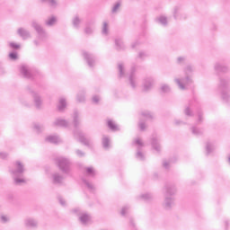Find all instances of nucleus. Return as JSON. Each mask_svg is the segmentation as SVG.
<instances>
[{"label": "nucleus", "instance_id": "obj_1", "mask_svg": "<svg viewBox=\"0 0 230 230\" xmlns=\"http://www.w3.org/2000/svg\"><path fill=\"white\" fill-rule=\"evenodd\" d=\"M11 173L14 179L15 184H22L26 182V180L22 178V173H24V164L17 161L14 164V169L11 170Z\"/></svg>", "mask_w": 230, "mask_h": 230}, {"label": "nucleus", "instance_id": "obj_2", "mask_svg": "<svg viewBox=\"0 0 230 230\" xmlns=\"http://www.w3.org/2000/svg\"><path fill=\"white\" fill-rule=\"evenodd\" d=\"M56 164L63 173H66V175L71 173V161H69V159L62 156L58 157L56 159Z\"/></svg>", "mask_w": 230, "mask_h": 230}, {"label": "nucleus", "instance_id": "obj_3", "mask_svg": "<svg viewBox=\"0 0 230 230\" xmlns=\"http://www.w3.org/2000/svg\"><path fill=\"white\" fill-rule=\"evenodd\" d=\"M165 199L164 202V207L165 209H171L172 206H173V199L170 198L172 195H175L177 189H175V186L169 185L165 187Z\"/></svg>", "mask_w": 230, "mask_h": 230}, {"label": "nucleus", "instance_id": "obj_4", "mask_svg": "<svg viewBox=\"0 0 230 230\" xmlns=\"http://www.w3.org/2000/svg\"><path fill=\"white\" fill-rule=\"evenodd\" d=\"M230 84V79L229 78H221L219 82V87L222 89L221 93V98L224 102H229L230 100V95L226 92L224 89H227Z\"/></svg>", "mask_w": 230, "mask_h": 230}, {"label": "nucleus", "instance_id": "obj_5", "mask_svg": "<svg viewBox=\"0 0 230 230\" xmlns=\"http://www.w3.org/2000/svg\"><path fill=\"white\" fill-rule=\"evenodd\" d=\"M31 26L34 28L35 31H37L39 38L41 40H44V39H48V33H46V31L42 28V26L37 22V21L31 22Z\"/></svg>", "mask_w": 230, "mask_h": 230}, {"label": "nucleus", "instance_id": "obj_6", "mask_svg": "<svg viewBox=\"0 0 230 230\" xmlns=\"http://www.w3.org/2000/svg\"><path fill=\"white\" fill-rule=\"evenodd\" d=\"M74 136H75V139L80 141V143L84 145V146H93V142H91V140L85 138V136L83 134L82 131H80V130L75 131Z\"/></svg>", "mask_w": 230, "mask_h": 230}, {"label": "nucleus", "instance_id": "obj_7", "mask_svg": "<svg viewBox=\"0 0 230 230\" xmlns=\"http://www.w3.org/2000/svg\"><path fill=\"white\" fill-rule=\"evenodd\" d=\"M134 144L137 146V155L136 157L137 159H139V161H144L145 160V155L141 152V148L145 146V144L140 138H136L134 141Z\"/></svg>", "mask_w": 230, "mask_h": 230}, {"label": "nucleus", "instance_id": "obj_8", "mask_svg": "<svg viewBox=\"0 0 230 230\" xmlns=\"http://www.w3.org/2000/svg\"><path fill=\"white\" fill-rule=\"evenodd\" d=\"M175 82L179 86V89H181V91H184V89H186L190 85V84H191V79L190 78V76L187 75L186 78H182V79L176 78Z\"/></svg>", "mask_w": 230, "mask_h": 230}, {"label": "nucleus", "instance_id": "obj_9", "mask_svg": "<svg viewBox=\"0 0 230 230\" xmlns=\"http://www.w3.org/2000/svg\"><path fill=\"white\" fill-rule=\"evenodd\" d=\"M17 34L22 39V40H27V39H31V33L30 31L21 27L17 30Z\"/></svg>", "mask_w": 230, "mask_h": 230}, {"label": "nucleus", "instance_id": "obj_10", "mask_svg": "<svg viewBox=\"0 0 230 230\" xmlns=\"http://www.w3.org/2000/svg\"><path fill=\"white\" fill-rule=\"evenodd\" d=\"M20 73L22 75L24 78H31V69H30V66L26 65H22L20 67Z\"/></svg>", "mask_w": 230, "mask_h": 230}, {"label": "nucleus", "instance_id": "obj_11", "mask_svg": "<svg viewBox=\"0 0 230 230\" xmlns=\"http://www.w3.org/2000/svg\"><path fill=\"white\" fill-rule=\"evenodd\" d=\"M214 69L217 73H228L229 66L222 64V63H216L214 66Z\"/></svg>", "mask_w": 230, "mask_h": 230}, {"label": "nucleus", "instance_id": "obj_12", "mask_svg": "<svg viewBox=\"0 0 230 230\" xmlns=\"http://www.w3.org/2000/svg\"><path fill=\"white\" fill-rule=\"evenodd\" d=\"M84 58L86 59V62L89 66V67L94 66V57L92 54H89L88 52H83Z\"/></svg>", "mask_w": 230, "mask_h": 230}, {"label": "nucleus", "instance_id": "obj_13", "mask_svg": "<svg viewBox=\"0 0 230 230\" xmlns=\"http://www.w3.org/2000/svg\"><path fill=\"white\" fill-rule=\"evenodd\" d=\"M153 86H154V79L151 77L146 78L143 84L144 91H150V89H152Z\"/></svg>", "mask_w": 230, "mask_h": 230}, {"label": "nucleus", "instance_id": "obj_14", "mask_svg": "<svg viewBox=\"0 0 230 230\" xmlns=\"http://www.w3.org/2000/svg\"><path fill=\"white\" fill-rule=\"evenodd\" d=\"M47 143H52L54 145H58V143H62V139L57 136H49L45 138Z\"/></svg>", "mask_w": 230, "mask_h": 230}, {"label": "nucleus", "instance_id": "obj_15", "mask_svg": "<svg viewBox=\"0 0 230 230\" xmlns=\"http://www.w3.org/2000/svg\"><path fill=\"white\" fill-rule=\"evenodd\" d=\"M172 13H173V18L176 21H182L186 19V16L179 12V7H174Z\"/></svg>", "mask_w": 230, "mask_h": 230}, {"label": "nucleus", "instance_id": "obj_16", "mask_svg": "<svg viewBox=\"0 0 230 230\" xmlns=\"http://www.w3.org/2000/svg\"><path fill=\"white\" fill-rule=\"evenodd\" d=\"M94 32V22H89L86 24L84 28V33L85 35H93Z\"/></svg>", "mask_w": 230, "mask_h": 230}, {"label": "nucleus", "instance_id": "obj_17", "mask_svg": "<svg viewBox=\"0 0 230 230\" xmlns=\"http://www.w3.org/2000/svg\"><path fill=\"white\" fill-rule=\"evenodd\" d=\"M32 96L34 98L35 107L40 109L42 107V99H40V96L35 93H33Z\"/></svg>", "mask_w": 230, "mask_h": 230}, {"label": "nucleus", "instance_id": "obj_18", "mask_svg": "<svg viewBox=\"0 0 230 230\" xmlns=\"http://www.w3.org/2000/svg\"><path fill=\"white\" fill-rule=\"evenodd\" d=\"M52 179L54 184H62V181H64V176H62V174L60 173L56 172L52 175Z\"/></svg>", "mask_w": 230, "mask_h": 230}, {"label": "nucleus", "instance_id": "obj_19", "mask_svg": "<svg viewBox=\"0 0 230 230\" xmlns=\"http://www.w3.org/2000/svg\"><path fill=\"white\" fill-rule=\"evenodd\" d=\"M24 224L26 227H37V226H39V223L37 222V220L33 218H27Z\"/></svg>", "mask_w": 230, "mask_h": 230}, {"label": "nucleus", "instance_id": "obj_20", "mask_svg": "<svg viewBox=\"0 0 230 230\" xmlns=\"http://www.w3.org/2000/svg\"><path fill=\"white\" fill-rule=\"evenodd\" d=\"M66 107H67V102H66V99L60 98L59 102L58 104V111L62 112L66 110Z\"/></svg>", "mask_w": 230, "mask_h": 230}, {"label": "nucleus", "instance_id": "obj_21", "mask_svg": "<svg viewBox=\"0 0 230 230\" xmlns=\"http://www.w3.org/2000/svg\"><path fill=\"white\" fill-rule=\"evenodd\" d=\"M108 127L110 130H112L113 132H117V130H119V128L118 125H116V122L112 119H108Z\"/></svg>", "mask_w": 230, "mask_h": 230}, {"label": "nucleus", "instance_id": "obj_22", "mask_svg": "<svg viewBox=\"0 0 230 230\" xmlns=\"http://www.w3.org/2000/svg\"><path fill=\"white\" fill-rule=\"evenodd\" d=\"M56 127H67L68 122L66 119H58L54 121Z\"/></svg>", "mask_w": 230, "mask_h": 230}, {"label": "nucleus", "instance_id": "obj_23", "mask_svg": "<svg viewBox=\"0 0 230 230\" xmlns=\"http://www.w3.org/2000/svg\"><path fill=\"white\" fill-rule=\"evenodd\" d=\"M79 220L83 225H85L87 224V222H89V220H91V216H89L86 213H84L80 216Z\"/></svg>", "mask_w": 230, "mask_h": 230}, {"label": "nucleus", "instance_id": "obj_24", "mask_svg": "<svg viewBox=\"0 0 230 230\" xmlns=\"http://www.w3.org/2000/svg\"><path fill=\"white\" fill-rule=\"evenodd\" d=\"M156 21L159 24H162V26H168V18L164 15L159 16Z\"/></svg>", "mask_w": 230, "mask_h": 230}, {"label": "nucleus", "instance_id": "obj_25", "mask_svg": "<svg viewBox=\"0 0 230 230\" xmlns=\"http://www.w3.org/2000/svg\"><path fill=\"white\" fill-rule=\"evenodd\" d=\"M129 84L133 89H136V75H134V68L131 70V74L129 75Z\"/></svg>", "mask_w": 230, "mask_h": 230}, {"label": "nucleus", "instance_id": "obj_26", "mask_svg": "<svg viewBox=\"0 0 230 230\" xmlns=\"http://www.w3.org/2000/svg\"><path fill=\"white\" fill-rule=\"evenodd\" d=\"M102 146H103V148H105V150H109L111 146V140L109 139V137H102Z\"/></svg>", "mask_w": 230, "mask_h": 230}, {"label": "nucleus", "instance_id": "obj_27", "mask_svg": "<svg viewBox=\"0 0 230 230\" xmlns=\"http://www.w3.org/2000/svg\"><path fill=\"white\" fill-rule=\"evenodd\" d=\"M40 2L46 3L49 6H51V8H57V0H40Z\"/></svg>", "mask_w": 230, "mask_h": 230}, {"label": "nucleus", "instance_id": "obj_28", "mask_svg": "<svg viewBox=\"0 0 230 230\" xmlns=\"http://www.w3.org/2000/svg\"><path fill=\"white\" fill-rule=\"evenodd\" d=\"M118 69H119V76L120 78H123V76H125V66H123V64L119 63L118 65Z\"/></svg>", "mask_w": 230, "mask_h": 230}, {"label": "nucleus", "instance_id": "obj_29", "mask_svg": "<svg viewBox=\"0 0 230 230\" xmlns=\"http://www.w3.org/2000/svg\"><path fill=\"white\" fill-rule=\"evenodd\" d=\"M80 22H82V20L78 16L74 17L72 20L74 28H80Z\"/></svg>", "mask_w": 230, "mask_h": 230}, {"label": "nucleus", "instance_id": "obj_30", "mask_svg": "<svg viewBox=\"0 0 230 230\" xmlns=\"http://www.w3.org/2000/svg\"><path fill=\"white\" fill-rule=\"evenodd\" d=\"M86 175H88V177H94V175H96V171L93 167H87Z\"/></svg>", "mask_w": 230, "mask_h": 230}, {"label": "nucleus", "instance_id": "obj_31", "mask_svg": "<svg viewBox=\"0 0 230 230\" xmlns=\"http://www.w3.org/2000/svg\"><path fill=\"white\" fill-rule=\"evenodd\" d=\"M141 117L143 118V119H152V118H154V115L149 111H143L141 113Z\"/></svg>", "mask_w": 230, "mask_h": 230}, {"label": "nucleus", "instance_id": "obj_32", "mask_svg": "<svg viewBox=\"0 0 230 230\" xmlns=\"http://www.w3.org/2000/svg\"><path fill=\"white\" fill-rule=\"evenodd\" d=\"M55 22H57V18L55 16H52L51 18L45 22V24L47 26H53Z\"/></svg>", "mask_w": 230, "mask_h": 230}, {"label": "nucleus", "instance_id": "obj_33", "mask_svg": "<svg viewBox=\"0 0 230 230\" xmlns=\"http://www.w3.org/2000/svg\"><path fill=\"white\" fill-rule=\"evenodd\" d=\"M102 33V35H109V24L107 22H103Z\"/></svg>", "mask_w": 230, "mask_h": 230}, {"label": "nucleus", "instance_id": "obj_34", "mask_svg": "<svg viewBox=\"0 0 230 230\" xmlns=\"http://www.w3.org/2000/svg\"><path fill=\"white\" fill-rule=\"evenodd\" d=\"M152 146L156 152H159L161 150V146L157 143V140L155 138H153L152 140Z\"/></svg>", "mask_w": 230, "mask_h": 230}, {"label": "nucleus", "instance_id": "obj_35", "mask_svg": "<svg viewBox=\"0 0 230 230\" xmlns=\"http://www.w3.org/2000/svg\"><path fill=\"white\" fill-rule=\"evenodd\" d=\"M207 154L209 155L212 153L213 150H215V146L211 143H208L206 146Z\"/></svg>", "mask_w": 230, "mask_h": 230}, {"label": "nucleus", "instance_id": "obj_36", "mask_svg": "<svg viewBox=\"0 0 230 230\" xmlns=\"http://www.w3.org/2000/svg\"><path fill=\"white\" fill-rule=\"evenodd\" d=\"M115 44L118 49H123L125 48V45L123 44V41L121 40H116Z\"/></svg>", "mask_w": 230, "mask_h": 230}, {"label": "nucleus", "instance_id": "obj_37", "mask_svg": "<svg viewBox=\"0 0 230 230\" xmlns=\"http://www.w3.org/2000/svg\"><path fill=\"white\" fill-rule=\"evenodd\" d=\"M185 75L187 76H190V75L192 73L193 71V66H191L190 65H188L186 67H185Z\"/></svg>", "mask_w": 230, "mask_h": 230}, {"label": "nucleus", "instance_id": "obj_38", "mask_svg": "<svg viewBox=\"0 0 230 230\" xmlns=\"http://www.w3.org/2000/svg\"><path fill=\"white\" fill-rule=\"evenodd\" d=\"M162 93H170V86L168 84H163L161 86Z\"/></svg>", "mask_w": 230, "mask_h": 230}, {"label": "nucleus", "instance_id": "obj_39", "mask_svg": "<svg viewBox=\"0 0 230 230\" xmlns=\"http://www.w3.org/2000/svg\"><path fill=\"white\" fill-rule=\"evenodd\" d=\"M192 134H194V136H200V134H202V130L193 127L192 128Z\"/></svg>", "mask_w": 230, "mask_h": 230}, {"label": "nucleus", "instance_id": "obj_40", "mask_svg": "<svg viewBox=\"0 0 230 230\" xmlns=\"http://www.w3.org/2000/svg\"><path fill=\"white\" fill-rule=\"evenodd\" d=\"M141 199H144V200H152V194L150 193L143 194L141 196Z\"/></svg>", "mask_w": 230, "mask_h": 230}, {"label": "nucleus", "instance_id": "obj_41", "mask_svg": "<svg viewBox=\"0 0 230 230\" xmlns=\"http://www.w3.org/2000/svg\"><path fill=\"white\" fill-rule=\"evenodd\" d=\"M120 6H121V4L117 3V4L113 6L111 12H112L113 13H116L119 10V7H120Z\"/></svg>", "mask_w": 230, "mask_h": 230}, {"label": "nucleus", "instance_id": "obj_42", "mask_svg": "<svg viewBox=\"0 0 230 230\" xmlns=\"http://www.w3.org/2000/svg\"><path fill=\"white\" fill-rule=\"evenodd\" d=\"M74 125L75 127H78V112L74 113Z\"/></svg>", "mask_w": 230, "mask_h": 230}, {"label": "nucleus", "instance_id": "obj_43", "mask_svg": "<svg viewBox=\"0 0 230 230\" xmlns=\"http://www.w3.org/2000/svg\"><path fill=\"white\" fill-rule=\"evenodd\" d=\"M138 127H139L140 130H146V124H145V122H143L141 120L138 123Z\"/></svg>", "mask_w": 230, "mask_h": 230}, {"label": "nucleus", "instance_id": "obj_44", "mask_svg": "<svg viewBox=\"0 0 230 230\" xmlns=\"http://www.w3.org/2000/svg\"><path fill=\"white\" fill-rule=\"evenodd\" d=\"M9 45L11 46V48H13V49H19L21 48V45L13 42H10Z\"/></svg>", "mask_w": 230, "mask_h": 230}, {"label": "nucleus", "instance_id": "obj_45", "mask_svg": "<svg viewBox=\"0 0 230 230\" xmlns=\"http://www.w3.org/2000/svg\"><path fill=\"white\" fill-rule=\"evenodd\" d=\"M9 58H10L11 60H17V53H15V52L10 53V54H9Z\"/></svg>", "mask_w": 230, "mask_h": 230}, {"label": "nucleus", "instance_id": "obj_46", "mask_svg": "<svg viewBox=\"0 0 230 230\" xmlns=\"http://www.w3.org/2000/svg\"><path fill=\"white\" fill-rule=\"evenodd\" d=\"M84 184H86L88 190H94V186H93V184H91L89 181H87V180H84Z\"/></svg>", "mask_w": 230, "mask_h": 230}, {"label": "nucleus", "instance_id": "obj_47", "mask_svg": "<svg viewBox=\"0 0 230 230\" xmlns=\"http://www.w3.org/2000/svg\"><path fill=\"white\" fill-rule=\"evenodd\" d=\"M34 129L36 130V132H41L42 126H40V124H35L34 125Z\"/></svg>", "mask_w": 230, "mask_h": 230}, {"label": "nucleus", "instance_id": "obj_48", "mask_svg": "<svg viewBox=\"0 0 230 230\" xmlns=\"http://www.w3.org/2000/svg\"><path fill=\"white\" fill-rule=\"evenodd\" d=\"M92 102L93 103H99L100 102V97L98 95H94L93 98H92Z\"/></svg>", "mask_w": 230, "mask_h": 230}, {"label": "nucleus", "instance_id": "obj_49", "mask_svg": "<svg viewBox=\"0 0 230 230\" xmlns=\"http://www.w3.org/2000/svg\"><path fill=\"white\" fill-rule=\"evenodd\" d=\"M76 155H78V157H84V155H85V153H84L83 151H81L80 149H77L75 151Z\"/></svg>", "mask_w": 230, "mask_h": 230}, {"label": "nucleus", "instance_id": "obj_50", "mask_svg": "<svg viewBox=\"0 0 230 230\" xmlns=\"http://www.w3.org/2000/svg\"><path fill=\"white\" fill-rule=\"evenodd\" d=\"M128 211V207L122 208L121 212H120L122 217H125V215H127Z\"/></svg>", "mask_w": 230, "mask_h": 230}, {"label": "nucleus", "instance_id": "obj_51", "mask_svg": "<svg viewBox=\"0 0 230 230\" xmlns=\"http://www.w3.org/2000/svg\"><path fill=\"white\" fill-rule=\"evenodd\" d=\"M77 101L78 102H85V96H84V94H82V95H80V94H78L77 95Z\"/></svg>", "mask_w": 230, "mask_h": 230}, {"label": "nucleus", "instance_id": "obj_52", "mask_svg": "<svg viewBox=\"0 0 230 230\" xmlns=\"http://www.w3.org/2000/svg\"><path fill=\"white\" fill-rule=\"evenodd\" d=\"M8 157V154L6 153H0V159H6Z\"/></svg>", "mask_w": 230, "mask_h": 230}, {"label": "nucleus", "instance_id": "obj_53", "mask_svg": "<svg viewBox=\"0 0 230 230\" xmlns=\"http://www.w3.org/2000/svg\"><path fill=\"white\" fill-rule=\"evenodd\" d=\"M185 114H186V116H192L191 111L190 110V108L185 109Z\"/></svg>", "mask_w": 230, "mask_h": 230}, {"label": "nucleus", "instance_id": "obj_54", "mask_svg": "<svg viewBox=\"0 0 230 230\" xmlns=\"http://www.w3.org/2000/svg\"><path fill=\"white\" fill-rule=\"evenodd\" d=\"M184 60H186V58L180 57V58H178L177 62H178V64H182V62H184Z\"/></svg>", "mask_w": 230, "mask_h": 230}, {"label": "nucleus", "instance_id": "obj_55", "mask_svg": "<svg viewBox=\"0 0 230 230\" xmlns=\"http://www.w3.org/2000/svg\"><path fill=\"white\" fill-rule=\"evenodd\" d=\"M1 221L4 223H6L8 221V217L6 216H2L1 217Z\"/></svg>", "mask_w": 230, "mask_h": 230}, {"label": "nucleus", "instance_id": "obj_56", "mask_svg": "<svg viewBox=\"0 0 230 230\" xmlns=\"http://www.w3.org/2000/svg\"><path fill=\"white\" fill-rule=\"evenodd\" d=\"M138 57L139 58H145V57H146V54L145 52H139Z\"/></svg>", "mask_w": 230, "mask_h": 230}, {"label": "nucleus", "instance_id": "obj_57", "mask_svg": "<svg viewBox=\"0 0 230 230\" xmlns=\"http://www.w3.org/2000/svg\"><path fill=\"white\" fill-rule=\"evenodd\" d=\"M58 200H59L61 206H66V200H64V199L58 198Z\"/></svg>", "mask_w": 230, "mask_h": 230}, {"label": "nucleus", "instance_id": "obj_58", "mask_svg": "<svg viewBox=\"0 0 230 230\" xmlns=\"http://www.w3.org/2000/svg\"><path fill=\"white\" fill-rule=\"evenodd\" d=\"M164 168H165L166 170H168L169 166H170V163L168 162H164Z\"/></svg>", "mask_w": 230, "mask_h": 230}, {"label": "nucleus", "instance_id": "obj_59", "mask_svg": "<svg viewBox=\"0 0 230 230\" xmlns=\"http://www.w3.org/2000/svg\"><path fill=\"white\" fill-rule=\"evenodd\" d=\"M33 44H34L35 46H39V40H35L33 41Z\"/></svg>", "mask_w": 230, "mask_h": 230}, {"label": "nucleus", "instance_id": "obj_60", "mask_svg": "<svg viewBox=\"0 0 230 230\" xmlns=\"http://www.w3.org/2000/svg\"><path fill=\"white\" fill-rule=\"evenodd\" d=\"M199 121H202V115H199Z\"/></svg>", "mask_w": 230, "mask_h": 230}, {"label": "nucleus", "instance_id": "obj_61", "mask_svg": "<svg viewBox=\"0 0 230 230\" xmlns=\"http://www.w3.org/2000/svg\"><path fill=\"white\" fill-rule=\"evenodd\" d=\"M176 125H179V122H178V121H176Z\"/></svg>", "mask_w": 230, "mask_h": 230}]
</instances>
